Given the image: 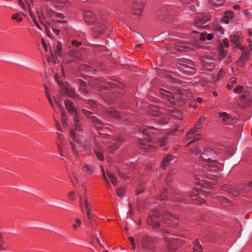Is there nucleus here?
Masks as SVG:
<instances>
[{
  "mask_svg": "<svg viewBox=\"0 0 252 252\" xmlns=\"http://www.w3.org/2000/svg\"><path fill=\"white\" fill-rule=\"evenodd\" d=\"M149 129H150V134H157L159 132L158 129L154 128L153 126H150L149 128Z\"/></svg>",
  "mask_w": 252,
  "mask_h": 252,
  "instance_id": "obj_56",
  "label": "nucleus"
},
{
  "mask_svg": "<svg viewBox=\"0 0 252 252\" xmlns=\"http://www.w3.org/2000/svg\"><path fill=\"white\" fill-rule=\"evenodd\" d=\"M62 73L60 76L58 73L55 74V79L60 86V94L63 96H67L74 99L77 98L74 89L67 83H63L62 79L63 77V68H61Z\"/></svg>",
  "mask_w": 252,
  "mask_h": 252,
  "instance_id": "obj_5",
  "label": "nucleus"
},
{
  "mask_svg": "<svg viewBox=\"0 0 252 252\" xmlns=\"http://www.w3.org/2000/svg\"><path fill=\"white\" fill-rule=\"evenodd\" d=\"M74 195H75V192H74L73 191H70L68 193V199H69L71 201L75 200V198L74 197Z\"/></svg>",
  "mask_w": 252,
  "mask_h": 252,
  "instance_id": "obj_55",
  "label": "nucleus"
},
{
  "mask_svg": "<svg viewBox=\"0 0 252 252\" xmlns=\"http://www.w3.org/2000/svg\"><path fill=\"white\" fill-rule=\"evenodd\" d=\"M55 19L58 22H63L64 21L63 20L64 16L62 14L56 13L55 14Z\"/></svg>",
  "mask_w": 252,
  "mask_h": 252,
  "instance_id": "obj_46",
  "label": "nucleus"
},
{
  "mask_svg": "<svg viewBox=\"0 0 252 252\" xmlns=\"http://www.w3.org/2000/svg\"><path fill=\"white\" fill-rule=\"evenodd\" d=\"M53 2L57 6L59 7L67 6L68 5L67 0H53Z\"/></svg>",
  "mask_w": 252,
  "mask_h": 252,
  "instance_id": "obj_34",
  "label": "nucleus"
},
{
  "mask_svg": "<svg viewBox=\"0 0 252 252\" xmlns=\"http://www.w3.org/2000/svg\"><path fill=\"white\" fill-rule=\"evenodd\" d=\"M94 152H95V155L97 156V158L99 160H102L104 159L103 156L102 154L100 152L94 150Z\"/></svg>",
  "mask_w": 252,
  "mask_h": 252,
  "instance_id": "obj_54",
  "label": "nucleus"
},
{
  "mask_svg": "<svg viewBox=\"0 0 252 252\" xmlns=\"http://www.w3.org/2000/svg\"><path fill=\"white\" fill-rule=\"evenodd\" d=\"M54 100L55 104L59 108L60 112H61L62 115V122L63 124L65 123V115L64 112V109L63 106H62V100L59 97H54Z\"/></svg>",
  "mask_w": 252,
  "mask_h": 252,
  "instance_id": "obj_14",
  "label": "nucleus"
},
{
  "mask_svg": "<svg viewBox=\"0 0 252 252\" xmlns=\"http://www.w3.org/2000/svg\"><path fill=\"white\" fill-rule=\"evenodd\" d=\"M252 187V182H249L247 185H246L245 189L246 190H250Z\"/></svg>",
  "mask_w": 252,
  "mask_h": 252,
  "instance_id": "obj_63",
  "label": "nucleus"
},
{
  "mask_svg": "<svg viewBox=\"0 0 252 252\" xmlns=\"http://www.w3.org/2000/svg\"><path fill=\"white\" fill-rule=\"evenodd\" d=\"M125 189L123 188H119L116 190V193L118 196L123 197L125 195Z\"/></svg>",
  "mask_w": 252,
  "mask_h": 252,
  "instance_id": "obj_45",
  "label": "nucleus"
},
{
  "mask_svg": "<svg viewBox=\"0 0 252 252\" xmlns=\"http://www.w3.org/2000/svg\"><path fill=\"white\" fill-rule=\"evenodd\" d=\"M193 252H202V249L198 240H195L193 247Z\"/></svg>",
  "mask_w": 252,
  "mask_h": 252,
  "instance_id": "obj_35",
  "label": "nucleus"
},
{
  "mask_svg": "<svg viewBox=\"0 0 252 252\" xmlns=\"http://www.w3.org/2000/svg\"><path fill=\"white\" fill-rule=\"evenodd\" d=\"M28 11H29V14L30 15V16L32 18L33 23H34L35 26L37 27V28L40 30L41 28L39 27V25L37 21H36V20L35 19V18L33 16V14L32 13L31 8L30 7H28Z\"/></svg>",
  "mask_w": 252,
  "mask_h": 252,
  "instance_id": "obj_44",
  "label": "nucleus"
},
{
  "mask_svg": "<svg viewBox=\"0 0 252 252\" xmlns=\"http://www.w3.org/2000/svg\"><path fill=\"white\" fill-rule=\"evenodd\" d=\"M168 193V191L167 189H165L163 190L161 194H160V196L159 197L158 200L162 202L163 204H164V200L166 199L167 198V194Z\"/></svg>",
  "mask_w": 252,
  "mask_h": 252,
  "instance_id": "obj_42",
  "label": "nucleus"
},
{
  "mask_svg": "<svg viewBox=\"0 0 252 252\" xmlns=\"http://www.w3.org/2000/svg\"><path fill=\"white\" fill-rule=\"evenodd\" d=\"M92 210L87 211V216L89 220H91L93 218V215L92 213Z\"/></svg>",
  "mask_w": 252,
  "mask_h": 252,
  "instance_id": "obj_59",
  "label": "nucleus"
},
{
  "mask_svg": "<svg viewBox=\"0 0 252 252\" xmlns=\"http://www.w3.org/2000/svg\"><path fill=\"white\" fill-rule=\"evenodd\" d=\"M218 117L221 120L223 123L225 124H230L232 123L235 120L234 118L229 114L226 112L220 111L218 112Z\"/></svg>",
  "mask_w": 252,
  "mask_h": 252,
  "instance_id": "obj_12",
  "label": "nucleus"
},
{
  "mask_svg": "<svg viewBox=\"0 0 252 252\" xmlns=\"http://www.w3.org/2000/svg\"><path fill=\"white\" fill-rule=\"evenodd\" d=\"M159 93L164 98L168 100L171 104L175 103L174 98L171 93L162 89L159 90Z\"/></svg>",
  "mask_w": 252,
  "mask_h": 252,
  "instance_id": "obj_19",
  "label": "nucleus"
},
{
  "mask_svg": "<svg viewBox=\"0 0 252 252\" xmlns=\"http://www.w3.org/2000/svg\"><path fill=\"white\" fill-rule=\"evenodd\" d=\"M234 16V12L232 11H226L221 18V21L226 24L229 22V20L232 19Z\"/></svg>",
  "mask_w": 252,
  "mask_h": 252,
  "instance_id": "obj_23",
  "label": "nucleus"
},
{
  "mask_svg": "<svg viewBox=\"0 0 252 252\" xmlns=\"http://www.w3.org/2000/svg\"><path fill=\"white\" fill-rule=\"evenodd\" d=\"M221 189L226 191L228 192H231L234 196H237L239 195V192L237 190L231 189L228 186L224 185L221 187Z\"/></svg>",
  "mask_w": 252,
  "mask_h": 252,
  "instance_id": "obj_31",
  "label": "nucleus"
},
{
  "mask_svg": "<svg viewBox=\"0 0 252 252\" xmlns=\"http://www.w3.org/2000/svg\"><path fill=\"white\" fill-rule=\"evenodd\" d=\"M250 59V54L248 51L243 52L241 57L238 59L237 63L240 66H243L245 62Z\"/></svg>",
  "mask_w": 252,
  "mask_h": 252,
  "instance_id": "obj_20",
  "label": "nucleus"
},
{
  "mask_svg": "<svg viewBox=\"0 0 252 252\" xmlns=\"http://www.w3.org/2000/svg\"><path fill=\"white\" fill-rule=\"evenodd\" d=\"M11 19L12 20H16L18 22H20L22 21L23 18L21 17L19 13H16L12 15Z\"/></svg>",
  "mask_w": 252,
  "mask_h": 252,
  "instance_id": "obj_47",
  "label": "nucleus"
},
{
  "mask_svg": "<svg viewBox=\"0 0 252 252\" xmlns=\"http://www.w3.org/2000/svg\"><path fill=\"white\" fill-rule=\"evenodd\" d=\"M87 105H89L92 107H94L96 106V103L93 100H89L85 102V106Z\"/></svg>",
  "mask_w": 252,
  "mask_h": 252,
  "instance_id": "obj_53",
  "label": "nucleus"
},
{
  "mask_svg": "<svg viewBox=\"0 0 252 252\" xmlns=\"http://www.w3.org/2000/svg\"><path fill=\"white\" fill-rule=\"evenodd\" d=\"M64 105L66 109L73 116L74 121V126L75 128L77 129L78 131L79 132L81 129V126L77 109L73 105L72 102L69 99L65 100Z\"/></svg>",
  "mask_w": 252,
  "mask_h": 252,
  "instance_id": "obj_6",
  "label": "nucleus"
},
{
  "mask_svg": "<svg viewBox=\"0 0 252 252\" xmlns=\"http://www.w3.org/2000/svg\"><path fill=\"white\" fill-rule=\"evenodd\" d=\"M106 29V26L102 23H97L94 26V35L95 37H98L100 35L102 34L104 32V31Z\"/></svg>",
  "mask_w": 252,
  "mask_h": 252,
  "instance_id": "obj_15",
  "label": "nucleus"
},
{
  "mask_svg": "<svg viewBox=\"0 0 252 252\" xmlns=\"http://www.w3.org/2000/svg\"><path fill=\"white\" fill-rule=\"evenodd\" d=\"M122 141L123 140L121 137L117 138L112 144L109 147V151L111 153H113L120 147Z\"/></svg>",
  "mask_w": 252,
  "mask_h": 252,
  "instance_id": "obj_22",
  "label": "nucleus"
},
{
  "mask_svg": "<svg viewBox=\"0 0 252 252\" xmlns=\"http://www.w3.org/2000/svg\"><path fill=\"white\" fill-rule=\"evenodd\" d=\"M101 86L105 90L110 89L112 92L118 94H122L124 93L123 85L120 84L117 81L107 82Z\"/></svg>",
  "mask_w": 252,
  "mask_h": 252,
  "instance_id": "obj_7",
  "label": "nucleus"
},
{
  "mask_svg": "<svg viewBox=\"0 0 252 252\" xmlns=\"http://www.w3.org/2000/svg\"><path fill=\"white\" fill-rule=\"evenodd\" d=\"M164 238L167 248L171 251H174L177 250L181 246V240L180 239L170 237Z\"/></svg>",
  "mask_w": 252,
  "mask_h": 252,
  "instance_id": "obj_8",
  "label": "nucleus"
},
{
  "mask_svg": "<svg viewBox=\"0 0 252 252\" xmlns=\"http://www.w3.org/2000/svg\"><path fill=\"white\" fill-rule=\"evenodd\" d=\"M140 146L141 147V148H143L145 150L146 152H151L155 149V147L151 145H149L148 146V147L147 148L146 147V145H143L142 143H140Z\"/></svg>",
  "mask_w": 252,
  "mask_h": 252,
  "instance_id": "obj_43",
  "label": "nucleus"
},
{
  "mask_svg": "<svg viewBox=\"0 0 252 252\" xmlns=\"http://www.w3.org/2000/svg\"><path fill=\"white\" fill-rule=\"evenodd\" d=\"M95 15L92 12L88 11H86L84 14V21L86 23L91 25L95 21Z\"/></svg>",
  "mask_w": 252,
  "mask_h": 252,
  "instance_id": "obj_16",
  "label": "nucleus"
},
{
  "mask_svg": "<svg viewBox=\"0 0 252 252\" xmlns=\"http://www.w3.org/2000/svg\"><path fill=\"white\" fill-rule=\"evenodd\" d=\"M71 45L74 47L78 48L82 45V42L78 41L76 40H73L71 41Z\"/></svg>",
  "mask_w": 252,
  "mask_h": 252,
  "instance_id": "obj_52",
  "label": "nucleus"
},
{
  "mask_svg": "<svg viewBox=\"0 0 252 252\" xmlns=\"http://www.w3.org/2000/svg\"><path fill=\"white\" fill-rule=\"evenodd\" d=\"M173 159V156L170 155L165 156L163 159L161 166L163 168H166L170 163L171 161Z\"/></svg>",
  "mask_w": 252,
  "mask_h": 252,
  "instance_id": "obj_27",
  "label": "nucleus"
},
{
  "mask_svg": "<svg viewBox=\"0 0 252 252\" xmlns=\"http://www.w3.org/2000/svg\"><path fill=\"white\" fill-rule=\"evenodd\" d=\"M107 112L109 114L114 117H120V113L119 112L115 110V109L112 107H110L107 110Z\"/></svg>",
  "mask_w": 252,
  "mask_h": 252,
  "instance_id": "obj_39",
  "label": "nucleus"
},
{
  "mask_svg": "<svg viewBox=\"0 0 252 252\" xmlns=\"http://www.w3.org/2000/svg\"><path fill=\"white\" fill-rule=\"evenodd\" d=\"M205 118L204 117H201L199 120L196 122L194 125V128H192L190 129V130L187 133L185 136V139L186 140H188L190 138H191L192 135L197 132L200 129L202 128V122L201 121L205 120Z\"/></svg>",
  "mask_w": 252,
  "mask_h": 252,
  "instance_id": "obj_11",
  "label": "nucleus"
},
{
  "mask_svg": "<svg viewBox=\"0 0 252 252\" xmlns=\"http://www.w3.org/2000/svg\"><path fill=\"white\" fill-rule=\"evenodd\" d=\"M224 0H209L210 3L214 6H219L224 3Z\"/></svg>",
  "mask_w": 252,
  "mask_h": 252,
  "instance_id": "obj_40",
  "label": "nucleus"
},
{
  "mask_svg": "<svg viewBox=\"0 0 252 252\" xmlns=\"http://www.w3.org/2000/svg\"><path fill=\"white\" fill-rule=\"evenodd\" d=\"M84 195V197L81 195H80L79 197L80 205L81 209H83V206L84 205L86 211L92 210V206L88 202L87 199L86 198L87 197L86 194L85 193Z\"/></svg>",
  "mask_w": 252,
  "mask_h": 252,
  "instance_id": "obj_18",
  "label": "nucleus"
},
{
  "mask_svg": "<svg viewBox=\"0 0 252 252\" xmlns=\"http://www.w3.org/2000/svg\"><path fill=\"white\" fill-rule=\"evenodd\" d=\"M183 70L187 74H193L196 72V69L192 67H189L187 65H183Z\"/></svg>",
  "mask_w": 252,
  "mask_h": 252,
  "instance_id": "obj_32",
  "label": "nucleus"
},
{
  "mask_svg": "<svg viewBox=\"0 0 252 252\" xmlns=\"http://www.w3.org/2000/svg\"><path fill=\"white\" fill-rule=\"evenodd\" d=\"M41 42H42V46H43V47L44 49L45 52H47V43H46V42L43 39H41Z\"/></svg>",
  "mask_w": 252,
  "mask_h": 252,
  "instance_id": "obj_60",
  "label": "nucleus"
},
{
  "mask_svg": "<svg viewBox=\"0 0 252 252\" xmlns=\"http://www.w3.org/2000/svg\"><path fill=\"white\" fill-rule=\"evenodd\" d=\"M213 30L216 36L220 38L224 34V30L221 26L219 24H215L213 27Z\"/></svg>",
  "mask_w": 252,
  "mask_h": 252,
  "instance_id": "obj_21",
  "label": "nucleus"
},
{
  "mask_svg": "<svg viewBox=\"0 0 252 252\" xmlns=\"http://www.w3.org/2000/svg\"><path fill=\"white\" fill-rule=\"evenodd\" d=\"M203 65L204 67L207 70H212L215 67L214 59L208 57H204L203 59Z\"/></svg>",
  "mask_w": 252,
  "mask_h": 252,
  "instance_id": "obj_17",
  "label": "nucleus"
},
{
  "mask_svg": "<svg viewBox=\"0 0 252 252\" xmlns=\"http://www.w3.org/2000/svg\"><path fill=\"white\" fill-rule=\"evenodd\" d=\"M201 134H196L194 136L193 139L188 143V144H187V146H188L191 143H193L194 142H196V141L201 139Z\"/></svg>",
  "mask_w": 252,
  "mask_h": 252,
  "instance_id": "obj_49",
  "label": "nucleus"
},
{
  "mask_svg": "<svg viewBox=\"0 0 252 252\" xmlns=\"http://www.w3.org/2000/svg\"><path fill=\"white\" fill-rule=\"evenodd\" d=\"M217 154L211 149L204 150L203 153L199 157L200 162L202 165L201 167L202 174L209 179H215L219 176L222 164L217 161Z\"/></svg>",
  "mask_w": 252,
  "mask_h": 252,
  "instance_id": "obj_1",
  "label": "nucleus"
},
{
  "mask_svg": "<svg viewBox=\"0 0 252 252\" xmlns=\"http://www.w3.org/2000/svg\"><path fill=\"white\" fill-rule=\"evenodd\" d=\"M82 225V221L79 218H75L72 223V228L74 230H77Z\"/></svg>",
  "mask_w": 252,
  "mask_h": 252,
  "instance_id": "obj_30",
  "label": "nucleus"
},
{
  "mask_svg": "<svg viewBox=\"0 0 252 252\" xmlns=\"http://www.w3.org/2000/svg\"><path fill=\"white\" fill-rule=\"evenodd\" d=\"M81 141L83 149L91 151L92 148V145L90 140L83 139L81 138Z\"/></svg>",
  "mask_w": 252,
  "mask_h": 252,
  "instance_id": "obj_29",
  "label": "nucleus"
},
{
  "mask_svg": "<svg viewBox=\"0 0 252 252\" xmlns=\"http://www.w3.org/2000/svg\"><path fill=\"white\" fill-rule=\"evenodd\" d=\"M82 170L88 174H92L94 172L93 167L88 164H84L82 167Z\"/></svg>",
  "mask_w": 252,
  "mask_h": 252,
  "instance_id": "obj_33",
  "label": "nucleus"
},
{
  "mask_svg": "<svg viewBox=\"0 0 252 252\" xmlns=\"http://www.w3.org/2000/svg\"><path fill=\"white\" fill-rule=\"evenodd\" d=\"M243 89V87L241 85H239L233 90V92L235 94H240L242 92Z\"/></svg>",
  "mask_w": 252,
  "mask_h": 252,
  "instance_id": "obj_50",
  "label": "nucleus"
},
{
  "mask_svg": "<svg viewBox=\"0 0 252 252\" xmlns=\"http://www.w3.org/2000/svg\"><path fill=\"white\" fill-rule=\"evenodd\" d=\"M220 56H221L222 57V58H224L226 55L227 51L223 49H221L220 50Z\"/></svg>",
  "mask_w": 252,
  "mask_h": 252,
  "instance_id": "obj_61",
  "label": "nucleus"
},
{
  "mask_svg": "<svg viewBox=\"0 0 252 252\" xmlns=\"http://www.w3.org/2000/svg\"><path fill=\"white\" fill-rule=\"evenodd\" d=\"M167 142V139L165 138H162L156 142L160 146H163L166 144Z\"/></svg>",
  "mask_w": 252,
  "mask_h": 252,
  "instance_id": "obj_51",
  "label": "nucleus"
},
{
  "mask_svg": "<svg viewBox=\"0 0 252 252\" xmlns=\"http://www.w3.org/2000/svg\"><path fill=\"white\" fill-rule=\"evenodd\" d=\"M214 35L213 33H206V38L208 40H211L213 38Z\"/></svg>",
  "mask_w": 252,
  "mask_h": 252,
  "instance_id": "obj_64",
  "label": "nucleus"
},
{
  "mask_svg": "<svg viewBox=\"0 0 252 252\" xmlns=\"http://www.w3.org/2000/svg\"><path fill=\"white\" fill-rule=\"evenodd\" d=\"M82 111L83 113L87 117H90L92 114V112H91L90 111L87 110L84 108H83Z\"/></svg>",
  "mask_w": 252,
  "mask_h": 252,
  "instance_id": "obj_58",
  "label": "nucleus"
},
{
  "mask_svg": "<svg viewBox=\"0 0 252 252\" xmlns=\"http://www.w3.org/2000/svg\"><path fill=\"white\" fill-rule=\"evenodd\" d=\"M199 184L196 188L189 191V195L192 200H196L198 198V201L200 202L199 204L201 205L205 202V200L201 199V197L199 195L201 194L206 195L207 191L205 190L212 188L213 184L210 181L205 180L200 181Z\"/></svg>",
  "mask_w": 252,
  "mask_h": 252,
  "instance_id": "obj_4",
  "label": "nucleus"
},
{
  "mask_svg": "<svg viewBox=\"0 0 252 252\" xmlns=\"http://www.w3.org/2000/svg\"><path fill=\"white\" fill-rule=\"evenodd\" d=\"M199 39L201 41H204L207 39L206 38V33L202 32L200 34Z\"/></svg>",
  "mask_w": 252,
  "mask_h": 252,
  "instance_id": "obj_57",
  "label": "nucleus"
},
{
  "mask_svg": "<svg viewBox=\"0 0 252 252\" xmlns=\"http://www.w3.org/2000/svg\"><path fill=\"white\" fill-rule=\"evenodd\" d=\"M58 140L56 142V144L58 147V150L61 151V147H63L65 144V138L63 134L58 133Z\"/></svg>",
  "mask_w": 252,
  "mask_h": 252,
  "instance_id": "obj_24",
  "label": "nucleus"
},
{
  "mask_svg": "<svg viewBox=\"0 0 252 252\" xmlns=\"http://www.w3.org/2000/svg\"><path fill=\"white\" fill-rule=\"evenodd\" d=\"M229 38L230 42L233 44L238 45L240 41V38L235 34L230 35Z\"/></svg>",
  "mask_w": 252,
  "mask_h": 252,
  "instance_id": "obj_37",
  "label": "nucleus"
},
{
  "mask_svg": "<svg viewBox=\"0 0 252 252\" xmlns=\"http://www.w3.org/2000/svg\"><path fill=\"white\" fill-rule=\"evenodd\" d=\"M62 49V44L60 42H58L56 46V49L54 51L52 50L51 47L50 48V53L51 57L53 59L55 54L60 55L61 54V50Z\"/></svg>",
  "mask_w": 252,
  "mask_h": 252,
  "instance_id": "obj_28",
  "label": "nucleus"
},
{
  "mask_svg": "<svg viewBox=\"0 0 252 252\" xmlns=\"http://www.w3.org/2000/svg\"><path fill=\"white\" fill-rule=\"evenodd\" d=\"M82 129L81 127L79 132L78 129L72 128L70 129L69 134V144L71 146V150L73 154L75 156H78L83 151L82 144L81 142V133Z\"/></svg>",
  "mask_w": 252,
  "mask_h": 252,
  "instance_id": "obj_3",
  "label": "nucleus"
},
{
  "mask_svg": "<svg viewBox=\"0 0 252 252\" xmlns=\"http://www.w3.org/2000/svg\"><path fill=\"white\" fill-rule=\"evenodd\" d=\"M210 19L209 14H201L196 16L194 20L193 25L198 28L203 27V25Z\"/></svg>",
  "mask_w": 252,
  "mask_h": 252,
  "instance_id": "obj_9",
  "label": "nucleus"
},
{
  "mask_svg": "<svg viewBox=\"0 0 252 252\" xmlns=\"http://www.w3.org/2000/svg\"><path fill=\"white\" fill-rule=\"evenodd\" d=\"M143 2L142 0H136L132 7V13L133 15L140 16L142 12L143 7Z\"/></svg>",
  "mask_w": 252,
  "mask_h": 252,
  "instance_id": "obj_13",
  "label": "nucleus"
},
{
  "mask_svg": "<svg viewBox=\"0 0 252 252\" xmlns=\"http://www.w3.org/2000/svg\"><path fill=\"white\" fill-rule=\"evenodd\" d=\"M171 195V197L170 199L171 200H168L167 203H165L168 205H170V202H178L183 200V198L181 197V195L180 194H177L176 192L170 193Z\"/></svg>",
  "mask_w": 252,
  "mask_h": 252,
  "instance_id": "obj_25",
  "label": "nucleus"
},
{
  "mask_svg": "<svg viewBox=\"0 0 252 252\" xmlns=\"http://www.w3.org/2000/svg\"><path fill=\"white\" fill-rule=\"evenodd\" d=\"M203 149V147L202 145H198V146L194 147L192 150V152L194 154H195L196 155H197L199 154H200V155H201V153H203V152L202 151Z\"/></svg>",
  "mask_w": 252,
  "mask_h": 252,
  "instance_id": "obj_38",
  "label": "nucleus"
},
{
  "mask_svg": "<svg viewBox=\"0 0 252 252\" xmlns=\"http://www.w3.org/2000/svg\"><path fill=\"white\" fill-rule=\"evenodd\" d=\"M147 221L149 225L152 226L154 229H156L160 227L159 222L160 221L172 226L178 223L179 219L168 211H165L160 215L158 210H153L150 212Z\"/></svg>",
  "mask_w": 252,
  "mask_h": 252,
  "instance_id": "obj_2",
  "label": "nucleus"
},
{
  "mask_svg": "<svg viewBox=\"0 0 252 252\" xmlns=\"http://www.w3.org/2000/svg\"><path fill=\"white\" fill-rule=\"evenodd\" d=\"M224 73V70L222 68H220L218 72V77L217 79L218 80L221 76L223 75Z\"/></svg>",
  "mask_w": 252,
  "mask_h": 252,
  "instance_id": "obj_62",
  "label": "nucleus"
},
{
  "mask_svg": "<svg viewBox=\"0 0 252 252\" xmlns=\"http://www.w3.org/2000/svg\"><path fill=\"white\" fill-rule=\"evenodd\" d=\"M142 132L143 134V137L147 141H149L151 139L150 134L149 133L147 129L143 128L142 129Z\"/></svg>",
  "mask_w": 252,
  "mask_h": 252,
  "instance_id": "obj_41",
  "label": "nucleus"
},
{
  "mask_svg": "<svg viewBox=\"0 0 252 252\" xmlns=\"http://www.w3.org/2000/svg\"><path fill=\"white\" fill-rule=\"evenodd\" d=\"M92 120L94 121V123L96 126V127L98 131V134H104V133L103 132V129L101 128L102 126L101 122L99 120L97 119L94 117H92Z\"/></svg>",
  "mask_w": 252,
  "mask_h": 252,
  "instance_id": "obj_26",
  "label": "nucleus"
},
{
  "mask_svg": "<svg viewBox=\"0 0 252 252\" xmlns=\"http://www.w3.org/2000/svg\"><path fill=\"white\" fill-rule=\"evenodd\" d=\"M237 83V79L235 77L231 78L226 85V88L228 90H230L233 86Z\"/></svg>",
  "mask_w": 252,
  "mask_h": 252,
  "instance_id": "obj_36",
  "label": "nucleus"
},
{
  "mask_svg": "<svg viewBox=\"0 0 252 252\" xmlns=\"http://www.w3.org/2000/svg\"><path fill=\"white\" fill-rule=\"evenodd\" d=\"M138 245L143 249L152 251L155 248V242L154 239L149 236H145Z\"/></svg>",
  "mask_w": 252,
  "mask_h": 252,
  "instance_id": "obj_10",
  "label": "nucleus"
},
{
  "mask_svg": "<svg viewBox=\"0 0 252 252\" xmlns=\"http://www.w3.org/2000/svg\"><path fill=\"white\" fill-rule=\"evenodd\" d=\"M108 177L110 180L111 181L112 184L115 186H116L117 185V181L116 178L113 176V175L110 174V173H107Z\"/></svg>",
  "mask_w": 252,
  "mask_h": 252,
  "instance_id": "obj_48",
  "label": "nucleus"
}]
</instances>
